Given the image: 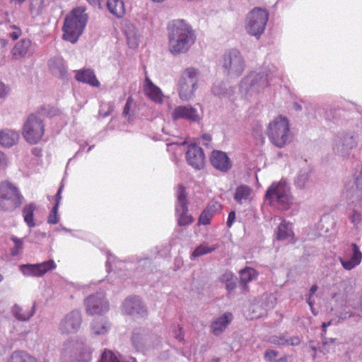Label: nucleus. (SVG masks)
Instances as JSON below:
<instances>
[{
	"instance_id": "obj_49",
	"label": "nucleus",
	"mask_w": 362,
	"mask_h": 362,
	"mask_svg": "<svg viewBox=\"0 0 362 362\" xmlns=\"http://www.w3.org/2000/svg\"><path fill=\"white\" fill-rule=\"evenodd\" d=\"M235 219V211H231L228 214L226 225L228 228H230L233 224Z\"/></svg>"
},
{
	"instance_id": "obj_64",
	"label": "nucleus",
	"mask_w": 362,
	"mask_h": 362,
	"mask_svg": "<svg viewBox=\"0 0 362 362\" xmlns=\"http://www.w3.org/2000/svg\"><path fill=\"white\" fill-rule=\"evenodd\" d=\"M275 362H288L287 356H283L276 360Z\"/></svg>"
},
{
	"instance_id": "obj_56",
	"label": "nucleus",
	"mask_w": 362,
	"mask_h": 362,
	"mask_svg": "<svg viewBox=\"0 0 362 362\" xmlns=\"http://www.w3.org/2000/svg\"><path fill=\"white\" fill-rule=\"evenodd\" d=\"M75 345H76V344L74 341H68L64 344V348L63 349V350L64 351V352H66L67 349H69V348L74 349Z\"/></svg>"
},
{
	"instance_id": "obj_35",
	"label": "nucleus",
	"mask_w": 362,
	"mask_h": 362,
	"mask_svg": "<svg viewBox=\"0 0 362 362\" xmlns=\"http://www.w3.org/2000/svg\"><path fill=\"white\" fill-rule=\"evenodd\" d=\"M7 362H37V359L25 351H15Z\"/></svg>"
},
{
	"instance_id": "obj_52",
	"label": "nucleus",
	"mask_w": 362,
	"mask_h": 362,
	"mask_svg": "<svg viewBox=\"0 0 362 362\" xmlns=\"http://www.w3.org/2000/svg\"><path fill=\"white\" fill-rule=\"evenodd\" d=\"M212 93L216 95H221L224 94L225 91L219 87V86L214 84L211 88Z\"/></svg>"
},
{
	"instance_id": "obj_20",
	"label": "nucleus",
	"mask_w": 362,
	"mask_h": 362,
	"mask_svg": "<svg viewBox=\"0 0 362 362\" xmlns=\"http://www.w3.org/2000/svg\"><path fill=\"white\" fill-rule=\"evenodd\" d=\"M122 311L130 315H140L144 317L146 315V309L139 297L134 296L125 299L122 304Z\"/></svg>"
},
{
	"instance_id": "obj_16",
	"label": "nucleus",
	"mask_w": 362,
	"mask_h": 362,
	"mask_svg": "<svg viewBox=\"0 0 362 362\" xmlns=\"http://www.w3.org/2000/svg\"><path fill=\"white\" fill-rule=\"evenodd\" d=\"M339 261L346 270H351L358 266L362 259V252L356 244L352 243L351 248L348 249L343 257H340Z\"/></svg>"
},
{
	"instance_id": "obj_28",
	"label": "nucleus",
	"mask_w": 362,
	"mask_h": 362,
	"mask_svg": "<svg viewBox=\"0 0 362 362\" xmlns=\"http://www.w3.org/2000/svg\"><path fill=\"white\" fill-rule=\"evenodd\" d=\"M35 308V304L31 308H23L16 304L12 308V313L17 320L27 321L34 315Z\"/></svg>"
},
{
	"instance_id": "obj_37",
	"label": "nucleus",
	"mask_w": 362,
	"mask_h": 362,
	"mask_svg": "<svg viewBox=\"0 0 362 362\" xmlns=\"http://www.w3.org/2000/svg\"><path fill=\"white\" fill-rule=\"evenodd\" d=\"M217 210L215 204L208 205L202 212L198 220L199 225H209Z\"/></svg>"
},
{
	"instance_id": "obj_10",
	"label": "nucleus",
	"mask_w": 362,
	"mask_h": 362,
	"mask_svg": "<svg viewBox=\"0 0 362 362\" xmlns=\"http://www.w3.org/2000/svg\"><path fill=\"white\" fill-rule=\"evenodd\" d=\"M269 19L268 11L260 7H255L247 14L245 21V29L248 34L260 37L265 30Z\"/></svg>"
},
{
	"instance_id": "obj_46",
	"label": "nucleus",
	"mask_w": 362,
	"mask_h": 362,
	"mask_svg": "<svg viewBox=\"0 0 362 362\" xmlns=\"http://www.w3.org/2000/svg\"><path fill=\"white\" fill-rule=\"evenodd\" d=\"M58 209L59 207H57V204H54L52 209L47 218V222L49 224H56L59 222V218L58 215Z\"/></svg>"
},
{
	"instance_id": "obj_50",
	"label": "nucleus",
	"mask_w": 362,
	"mask_h": 362,
	"mask_svg": "<svg viewBox=\"0 0 362 362\" xmlns=\"http://www.w3.org/2000/svg\"><path fill=\"white\" fill-rule=\"evenodd\" d=\"M8 88L0 81V98H5L8 93Z\"/></svg>"
},
{
	"instance_id": "obj_9",
	"label": "nucleus",
	"mask_w": 362,
	"mask_h": 362,
	"mask_svg": "<svg viewBox=\"0 0 362 362\" xmlns=\"http://www.w3.org/2000/svg\"><path fill=\"white\" fill-rule=\"evenodd\" d=\"M23 197L18 188L10 182H4L0 185V210L12 211L19 207Z\"/></svg>"
},
{
	"instance_id": "obj_11",
	"label": "nucleus",
	"mask_w": 362,
	"mask_h": 362,
	"mask_svg": "<svg viewBox=\"0 0 362 362\" xmlns=\"http://www.w3.org/2000/svg\"><path fill=\"white\" fill-rule=\"evenodd\" d=\"M44 132L42 120L36 115H30L23 125V136L25 139L31 144H35L42 139Z\"/></svg>"
},
{
	"instance_id": "obj_42",
	"label": "nucleus",
	"mask_w": 362,
	"mask_h": 362,
	"mask_svg": "<svg viewBox=\"0 0 362 362\" xmlns=\"http://www.w3.org/2000/svg\"><path fill=\"white\" fill-rule=\"evenodd\" d=\"M11 240L14 243L13 247L11 249V255L16 257L18 255L23 248V240L14 235L11 237Z\"/></svg>"
},
{
	"instance_id": "obj_15",
	"label": "nucleus",
	"mask_w": 362,
	"mask_h": 362,
	"mask_svg": "<svg viewBox=\"0 0 362 362\" xmlns=\"http://www.w3.org/2000/svg\"><path fill=\"white\" fill-rule=\"evenodd\" d=\"M82 322L81 313L78 310H74L66 314L61 320L59 330L62 334H74L79 329Z\"/></svg>"
},
{
	"instance_id": "obj_51",
	"label": "nucleus",
	"mask_w": 362,
	"mask_h": 362,
	"mask_svg": "<svg viewBox=\"0 0 362 362\" xmlns=\"http://www.w3.org/2000/svg\"><path fill=\"white\" fill-rule=\"evenodd\" d=\"M63 187H64V185H62L59 189H58V191L57 192V194L55 195V204H57V207L59 206V204H60V202H61V199H62V189H63Z\"/></svg>"
},
{
	"instance_id": "obj_4",
	"label": "nucleus",
	"mask_w": 362,
	"mask_h": 362,
	"mask_svg": "<svg viewBox=\"0 0 362 362\" xmlns=\"http://www.w3.org/2000/svg\"><path fill=\"white\" fill-rule=\"evenodd\" d=\"M266 134L269 141L275 146L281 148L290 142V127L288 119L281 115L269 123Z\"/></svg>"
},
{
	"instance_id": "obj_3",
	"label": "nucleus",
	"mask_w": 362,
	"mask_h": 362,
	"mask_svg": "<svg viewBox=\"0 0 362 362\" xmlns=\"http://www.w3.org/2000/svg\"><path fill=\"white\" fill-rule=\"evenodd\" d=\"M264 197L271 206L281 211L288 210L294 200L289 184L285 180L273 182L266 191Z\"/></svg>"
},
{
	"instance_id": "obj_54",
	"label": "nucleus",
	"mask_w": 362,
	"mask_h": 362,
	"mask_svg": "<svg viewBox=\"0 0 362 362\" xmlns=\"http://www.w3.org/2000/svg\"><path fill=\"white\" fill-rule=\"evenodd\" d=\"M175 337L179 341H182L184 340V334L182 331V327H179L178 330L175 332Z\"/></svg>"
},
{
	"instance_id": "obj_43",
	"label": "nucleus",
	"mask_w": 362,
	"mask_h": 362,
	"mask_svg": "<svg viewBox=\"0 0 362 362\" xmlns=\"http://www.w3.org/2000/svg\"><path fill=\"white\" fill-rule=\"evenodd\" d=\"M100 362H125V361H122L112 351H111L110 350H105L102 354Z\"/></svg>"
},
{
	"instance_id": "obj_17",
	"label": "nucleus",
	"mask_w": 362,
	"mask_h": 362,
	"mask_svg": "<svg viewBox=\"0 0 362 362\" xmlns=\"http://www.w3.org/2000/svg\"><path fill=\"white\" fill-rule=\"evenodd\" d=\"M171 117L173 121L185 119L192 122H199L202 119L197 108L191 105L176 107L171 113Z\"/></svg>"
},
{
	"instance_id": "obj_1",
	"label": "nucleus",
	"mask_w": 362,
	"mask_h": 362,
	"mask_svg": "<svg viewBox=\"0 0 362 362\" xmlns=\"http://www.w3.org/2000/svg\"><path fill=\"white\" fill-rule=\"evenodd\" d=\"M168 50L173 55L187 53L197 40L195 30L184 19H174L168 23Z\"/></svg>"
},
{
	"instance_id": "obj_55",
	"label": "nucleus",
	"mask_w": 362,
	"mask_h": 362,
	"mask_svg": "<svg viewBox=\"0 0 362 362\" xmlns=\"http://www.w3.org/2000/svg\"><path fill=\"white\" fill-rule=\"evenodd\" d=\"M140 266H146L150 267L152 264V261L149 258H144L143 259L139 260Z\"/></svg>"
},
{
	"instance_id": "obj_53",
	"label": "nucleus",
	"mask_w": 362,
	"mask_h": 362,
	"mask_svg": "<svg viewBox=\"0 0 362 362\" xmlns=\"http://www.w3.org/2000/svg\"><path fill=\"white\" fill-rule=\"evenodd\" d=\"M21 35V29L16 28V26H14V31L9 33V36L14 40L18 39Z\"/></svg>"
},
{
	"instance_id": "obj_41",
	"label": "nucleus",
	"mask_w": 362,
	"mask_h": 362,
	"mask_svg": "<svg viewBox=\"0 0 362 362\" xmlns=\"http://www.w3.org/2000/svg\"><path fill=\"white\" fill-rule=\"evenodd\" d=\"M218 248V245L208 246L206 244H202L192 252L191 259L211 253Z\"/></svg>"
},
{
	"instance_id": "obj_38",
	"label": "nucleus",
	"mask_w": 362,
	"mask_h": 362,
	"mask_svg": "<svg viewBox=\"0 0 362 362\" xmlns=\"http://www.w3.org/2000/svg\"><path fill=\"white\" fill-rule=\"evenodd\" d=\"M148 81V88L146 89V94L150 99L157 103L163 102V94L160 89L154 85L149 79Z\"/></svg>"
},
{
	"instance_id": "obj_29",
	"label": "nucleus",
	"mask_w": 362,
	"mask_h": 362,
	"mask_svg": "<svg viewBox=\"0 0 362 362\" xmlns=\"http://www.w3.org/2000/svg\"><path fill=\"white\" fill-rule=\"evenodd\" d=\"M257 276L256 271L251 267H246L240 272V286L243 291L248 290L247 284Z\"/></svg>"
},
{
	"instance_id": "obj_63",
	"label": "nucleus",
	"mask_w": 362,
	"mask_h": 362,
	"mask_svg": "<svg viewBox=\"0 0 362 362\" xmlns=\"http://www.w3.org/2000/svg\"><path fill=\"white\" fill-rule=\"evenodd\" d=\"M331 321L328 322H323L322 325V329H323V332H326V328L329 326L331 325Z\"/></svg>"
},
{
	"instance_id": "obj_5",
	"label": "nucleus",
	"mask_w": 362,
	"mask_h": 362,
	"mask_svg": "<svg viewBox=\"0 0 362 362\" xmlns=\"http://www.w3.org/2000/svg\"><path fill=\"white\" fill-rule=\"evenodd\" d=\"M353 129L339 134L334 140L333 150L336 154L341 156H348L351 151L358 144L359 136L362 133V123L358 120L354 122Z\"/></svg>"
},
{
	"instance_id": "obj_61",
	"label": "nucleus",
	"mask_w": 362,
	"mask_h": 362,
	"mask_svg": "<svg viewBox=\"0 0 362 362\" xmlns=\"http://www.w3.org/2000/svg\"><path fill=\"white\" fill-rule=\"evenodd\" d=\"M5 163V157L4 153L0 151V168L4 165Z\"/></svg>"
},
{
	"instance_id": "obj_48",
	"label": "nucleus",
	"mask_w": 362,
	"mask_h": 362,
	"mask_svg": "<svg viewBox=\"0 0 362 362\" xmlns=\"http://www.w3.org/2000/svg\"><path fill=\"white\" fill-rule=\"evenodd\" d=\"M133 102H134V99H133L132 96H129L127 98V102L123 108V111H122V117H126L127 116L130 117L129 110H130V108H131V106H132V104L133 103Z\"/></svg>"
},
{
	"instance_id": "obj_21",
	"label": "nucleus",
	"mask_w": 362,
	"mask_h": 362,
	"mask_svg": "<svg viewBox=\"0 0 362 362\" xmlns=\"http://www.w3.org/2000/svg\"><path fill=\"white\" fill-rule=\"evenodd\" d=\"M32 42L28 38H23L16 43L11 51L12 58L18 60L31 53Z\"/></svg>"
},
{
	"instance_id": "obj_60",
	"label": "nucleus",
	"mask_w": 362,
	"mask_h": 362,
	"mask_svg": "<svg viewBox=\"0 0 362 362\" xmlns=\"http://www.w3.org/2000/svg\"><path fill=\"white\" fill-rule=\"evenodd\" d=\"M313 296H308V297L306 298V301L308 303V305L312 308L314 304V300L312 299Z\"/></svg>"
},
{
	"instance_id": "obj_23",
	"label": "nucleus",
	"mask_w": 362,
	"mask_h": 362,
	"mask_svg": "<svg viewBox=\"0 0 362 362\" xmlns=\"http://www.w3.org/2000/svg\"><path fill=\"white\" fill-rule=\"evenodd\" d=\"M268 341L279 346H298L300 344V339L298 336L289 337L286 334H280L270 336Z\"/></svg>"
},
{
	"instance_id": "obj_8",
	"label": "nucleus",
	"mask_w": 362,
	"mask_h": 362,
	"mask_svg": "<svg viewBox=\"0 0 362 362\" xmlns=\"http://www.w3.org/2000/svg\"><path fill=\"white\" fill-rule=\"evenodd\" d=\"M245 66V60L239 50L232 49L224 54L222 68L223 74L228 78H238L244 72Z\"/></svg>"
},
{
	"instance_id": "obj_19",
	"label": "nucleus",
	"mask_w": 362,
	"mask_h": 362,
	"mask_svg": "<svg viewBox=\"0 0 362 362\" xmlns=\"http://www.w3.org/2000/svg\"><path fill=\"white\" fill-rule=\"evenodd\" d=\"M210 161L214 168L222 173L228 172L233 166L230 158L222 151L214 150L211 154Z\"/></svg>"
},
{
	"instance_id": "obj_58",
	"label": "nucleus",
	"mask_w": 362,
	"mask_h": 362,
	"mask_svg": "<svg viewBox=\"0 0 362 362\" xmlns=\"http://www.w3.org/2000/svg\"><path fill=\"white\" fill-rule=\"evenodd\" d=\"M317 289L318 286L316 284L313 285L309 290V296H313Z\"/></svg>"
},
{
	"instance_id": "obj_31",
	"label": "nucleus",
	"mask_w": 362,
	"mask_h": 362,
	"mask_svg": "<svg viewBox=\"0 0 362 362\" xmlns=\"http://www.w3.org/2000/svg\"><path fill=\"white\" fill-rule=\"evenodd\" d=\"M311 170L309 168L299 170L294 179V185L297 189H303L306 187L310 177Z\"/></svg>"
},
{
	"instance_id": "obj_13",
	"label": "nucleus",
	"mask_w": 362,
	"mask_h": 362,
	"mask_svg": "<svg viewBox=\"0 0 362 362\" xmlns=\"http://www.w3.org/2000/svg\"><path fill=\"white\" fill-rule=\"evenodd\" d=\"M84 305L88 315H103L109 310V303L103 292L89 295L84 300Z\"/></svg>"
},
{
	"instance_id": "obj_14",
	"label": "nucleus",
	"mask_w": 362,
	"mask_h": 362,
	"mask_svg": "<svg viewBox=\"0 0 362 362\" xmlns=\"http://www.w3.org/2000/svg\"><path fill=\"white\" fill-rule=\"evenodd\" d=\"M56 267L54 260L49 259L42 263L21 264L19 270L25 276L40 277L47 272L54 270Z\"/></svg>"
},
{
	"instance_id": "obj_27",
	"label": "nucleus",
	"mask_w": 362,
	"mask_h": 362,
	"mask_svg": "<svg viewBox=\"0 0 362 362\" xmlns=\"http://www.w3.org/2000/svg\"><path fill=\"white\" fill-rule=\"evenodd\" d=\"M147 337L144 329L136 328L133 331L131 340L134 347L137 351H141L148 346Z\"/></svg>"
},
{
	"instance_id": "obj_39",
	"label": "nucleus",
	"mask_w": 362,
	"mask_h": 362,
	"mask_svg": "<svg viewBox=\"0 0 362 362\" xmlns=\"http://www.w3.org/2000/svg\"><path fill=\"white\" fill-rule=\"evenodd\" d=\"M237 280V276L230 272L224 273L220 277V281L226 284V288L228 293L232 292L236 288Z\"/></svg>"
},
{
	"instance_id": "obj_32",
	"label": "nucleus",
	"mask_w": 362,
	"mask_h": 362,
	"mask_svg": "<svg viewBox=\"0 0 362 362\" xmlns=\"http://www.w3.org/2000/svg\"><path fill=\"white\" fill-rule=\"evenodd\" d=\"M108 11L117 18H122L125 13L124 4L122 0H107Z\"/></svg>"
},
{
	"instance_id": "obj_59",
	"label": "nucleus",
	"mask_w": 362,
	"mask_h": 362,
	"mask_svg": "<svg viewBox=\"0 0 362 362\" xmlns=\"http://www.w3.org/2000/svg\"><path fill=\"white\" fill-rule=\"evenodd\" d=\"M8 40H6V39H0V46L3 49V48H6V46L8 45Z\"/></svg>"
},
{
	"instance_id": "obj_45",
	"label": "nucleus",
	"mask_w": 362,
	"mask_h": 362,
	"mask_svg": "<svg viewBox=\"0 0 362 362\" xmlns=\"http://www.w3.org/2000/svg\"><path fill=\"white\" fill-rule=\"evenodd\" d=\"M58 110L53 107L49 105L41 106L39 113L49 117H54L57 115Z\"/></svg>"
},
{
	"instance_id": "obj_40",
	"label": "nucleus",
	"mask_w": 362,
	"mask_h": 362,
	"mask_svg": "<svg viewBox=\"0 0 362 362\" xmlns=\"http://www.w3.org/2000/svg\"><path fill=\"white\" fill-rule=\"evenodd\" d=\"M252 189L245 185H241L236 188L234 195V199L239 204H242L243 200H247L250 196Z\"/></svg>"
},
{
	"instance_id": "obj_25",
	"label": "nucleus",
	"mask_w": 362,
	"mask_h": 362,
	"mask_svg": "<svg viewBox=\"0 0 362 362\" xmlns=\"http://www.w3.org/2000/svg\"><path fill=\"white\" fill-rule=\"evenodd\" d=\"M75 78L79 82L88 83L94 87L100 86V82L96 78L94 71L90 69L77 71Z\"/></svg>"
},
{
	"instance_id": "obj_24",
	"label": "nucleus",
	"mask_w": 362,
	"mask_h": 362,
	"mask_svg": "<svg viewBox=\"0 0 362 362\" xmlns=\"http://www.w3.org/2000/svg\"><path fill=\"white\" fill-rule=\"evenodd\" d=\"M233 320V315L230 313H226L215 320L211 325V329L214 335L221 334L228 327Z\"/></svg>"
},
{
	"instance_id": "obj_36",
	"label": "nucleus",
	"mask_w": 362,
	"mask_h": 362,
	"mask_svg": "<svg viewBox=\"0 0 362 362\" xmlns=\"http://www.w3.org/2000/svg\"><path fill=\"white\" fill-rule=\"evenodd\" d=\"M110 328V323L105 319H95L91 324V332L96 335L106 334Z\"/></svg>"
},
{
	"instance_id": "obj_57",
	"label": "nucleus",
	"mask_w": 362,
	"mask_h": 362,
	"mask_svg": "<svg viewBox=\"0 0 362 362\" xmlns=\"http://www.w3.org/2000/svg\"><path fill=\"white\" fill-rule=\"evenodd\" d=\"M87 1L91 6H93L94 7L100 8L101 0H87Z\"/></svg>"
},
{
	"instance_id": "obj_62",
	"label": "nucleus",
	"mask_w": 362,
	"mask_h": 362,
	"mask_svg": "<svg viewBox=\"0 0 362 362\" xmlns=\"http://www.w3.org/2000/svg\"><path fill=\"white\" fill-rule=\"evenodd\" d=\"M293 107L297 111H300L302 110V106L300 104H298V103H293Z\"/></svg>"
},
{
	"instance_id": "obj_33",
	"label": "nucleus",
	"mask_w": 362,
	"mask_h": 362,
	"mask_svg": "<svg viewBox=\"0 0 362 362\" xmlns=\"http://www.w3.org/2000/svg\"><path fill=\"white\" fill-rule=\"evenodd\" d=\"M36 209V205L35 203H30L24 206L22 215L25 223L29 228H33L35 226V222L34 220V211Z\"/></svg>"
},
{
	"instance_id": "obj_44",
	"label": "nucleus",
	"mask_w": 362,
	"mask_h": 362,
	"mask_svg": "<svg viewBox=\"0 0 362 362\" xmlns=\"http://www.w3.org/2000/svg\"><path fill=\"white\" fill-rule=\"evenodd\" d=\"M351 223L356 229L359 228V225L362 222V213L356 209H354L349 216Z\"/></svg>"
},
{
	"instance_id": "obj_12",
	"label": "nucleus",
	"mask_w": 362,
	"mask_h": 362,
	"mask_svg": "<svg viewBox=\"0 0 362 362\" xmlns=\"http://www.w3.org/2000/svg\"><path fill=\"white\" fill-rule=\"evenodd\" d=\"M176 194L175 213L178 216L177 224L180 226L189 225L193 222L194 218L191 215L188 214L189 201L185 187L182 185H179Z\"/></svg>"
},
{
	"instance_id": "obj_22",
	"label": "nucleus",
	"mask_w": 362,
	"mask_h": 362,
	"mask_svg": "<svg viewBox=\"0 0 362 362\" xmlns=\"http://www.w3.org/2000/svg\"><path fill=\"white\" fill-rule=\"evenodd\" d=\"M48 66L52 74L60 78H67V67L62 57H54L50 59L48 62Z\"/></svg>"
},
{
	"instance_id": "obj_7",
	"label": "nucleus",
	"mask_w": 362,
	"mask_h": 362,
	"mask_svg": "<svg viewBox=\"0 0 362 362\" xmlns=\"http://www.w3.org/2000/svg\"><path fill=\"white\" fill-rule=\"evenodd\" d=\"M272 79V71H252L245 76L240 84V90L245 95L259 92L268 86Z\"/></svg>"
},
{
	"instance_id": "obj_2",
	"label": "nucleus",
	"mask_w": 362,
	"mask_h": 362,
	"mask_svg": "<svg viewBox=\"0 0 362 362\" xmlns=\"http://www.w3.org/2000/svg\"><path fill=\"white\" fill-rule=\"evenodd\" d=\"M88 16L84 7L74 8L65 18L62 30L63 39L71 43L77 42L87 24Z\"/></svg>"
},
{
	"instance_id": "obj_34",
	"label": "nucleus",
	"mask_w": 362,
	"mask_h": 362,
	"mask_svg": "<svg viewBox=\"0 0 362 362\" xmlns=\"http://www.w3.org/2000/svg\"><path fill=\"white\" fill-rule=\"evenodd\" d=\"M276 239L279 240H284L293 235L291 223L287 222L286 220H282L280 225L278 226L276 231Z\"/></svg>"
},
{
	"instance_id": "obj_47",
	"label": "nucleus",
	"mask_w": 362,
	"mask_h": 362,
	"mask_svg": "<svg viewBox=\"0 0 362 362\" xmlns=\"http://www.w3.org/2000/svg\"><path fill=\"white\" fill-rule=\"evenodd\" d=\"M279 355V352L273 349H267L264 354V358L267 362H275V358Z\"/></svg>"
},
{
	"instance_id": "obj_6",
	"label": "nucleus",
	"mask_w": 362,
	"mask_h": 362,
	"mask_svg": "<svg viewBox=\"0 0 362 362\" xmlns=\"http://www.w3.org/2000/svg\"><path fill=\"white\" fill-rule=\"evenodd\" d=\"M199 77V70L193 67H188L182 72L177 83L178 93L182 100L188 101L194 96Z\"/></svg>"
},
{
	"instance_id": "obj_18",
	"label": "nucleus",
	"mask_w": 362,
	"mask_h": 362,
	"mask_svg": "<svg viewBox=\"0 0 362 362\" xmlns=\"http://www.w3.org/2000/svg\"><path fill=\"white\" fill-rule=\"evenodd\" d=\"M186 159L189 165L197 170L204 166L205 156L203 149L195 144H190L186 152Z\"/></svg>"
},
{
	"instance_id": "obj_30",
	"label": "nucleus",
	"mask_w": 362,
	"mask_h": 362,
	"mask_svg": "<svg viewBox=\"0 0 362 362\" xmlns=\"http://www.w3.org/2000/svg\"><path fill=\"white\" fill-rule=\"evenodd\" d=\"M127 43L130 48L135 49L139 46V35L137 29L132 24L127 25L124 29Z\"/></svg>"
},
{
	"instance_id": "obj_26",
	"label": "nucleus",
	"mask_w": 362,
	"mask_h": 362,
	"mask_svg": "<svg viewBox=\"0 0 362 362\" xmlns=\"http://www.w3.org/2000/svg\"><path fill=\"white\" fill-rule=\"evenodd\" d=\"M19 139L18 132L10 130L4 129L0 131V146L4 148H10L17 144Z\"/></svg>"
}]
</instances>
